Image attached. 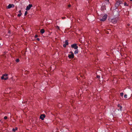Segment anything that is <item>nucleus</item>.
Wrapping results in <instances>:
<instances>
[{
  "label": "nucleus",
  "mask_w": 132,
  "mask_h": 132,
  "mask_svg": "<svg viewBox=\"0 0 132 132\" xmlns=\"http://www.w3.org/2000/svg\"><path fill=\"white\" fill-rule=\"evenodd\" d=\"M120 5L119 3L117 1L116 2L114 6L113 7H112L111 8L113 10H115L117 9L118 7Z\"/></svg>",
  "instance_id": "1"
},
{
  "label": "nucleus",
  "mask_w": 132,
  "mask_h": 132,
  "mask_svg": "<svg viewBox=\"0 0 132 132\" xmlns=\"http://www.w3.org/2000/svg\"><path fill=\"white\" fill-rule=\"evenodd\" d=\"M7 74H3L2 76L1 77V79L2 80H6L8 78V77H7Z\"/></svg>",
  "instance_id": "2"
},
{
  "label": "nucleus",
  "mask_w": 132,
  "mask_h": 132,
  "mask_svg": "<svg viewBox=\"0 0 132 132\" xmlns=\"http://www.w3.org/2000/svg\"><path fill=\"white\" fill-rule=\"evenodd\" d=\"M69 53H71V54H69L68 56V57L70 59H72L74 57V56L73 53L72 51H71Z\"/></svg>",
  "instance_id": "3"
},
{
  "label": "nucleus",
  "mask_w": 132,
  "mask_h": 132,
  "mask_svg": "<svg viewBox=\"0 0 132 132\" xmlns=\"http://www.w3.org/2000/svg\"><path fill=\"white\" fill-rule=\"evenodd\" d=\"M107 17V15L106 14H105L102 17V19H101L100 20L101 21H104L106 19Z\"/></svg>",
  "instance_id": "4"
},
{
  "label": "nucleus",
  "mask_w": 132,
  "mask_h": 132,
  "mask_svg": "<svg viewBox=\"0 0 132 132\" xmlns=\"http://www.w3.org/2000/svg\"><path fill=\"white\" fill-rule=\"evenodd\" d=\"M72 48H74L75 49H77L78 48V46H77L76 44H74L71 45Z\"/></svg>",
  "instance_id": "5"
},
{
  "label": "nucleus",
  "mask_w": 132,
  "mask_h": 132,
  "mask_svg": "<svg viewBox=\"0 0 132 132\" xmlns=\"http://www.w3.org/2000/svg\"><path fill=\"white\" fill-rule=\"evenodd\" d=\"M32 6V5L31 4H29L28 6H27L26 10L27 11L29 10L31 8V7Z\"/></svg>",
  "instance_id": "6"
},
{
  "label": "nucleus",
  "mask_w": 132,
  "mask_h": 132,
  "mask_svg": "<svg viewBox=\"0 0 132 132\" xmlns=\"http://www.w3.org/2000/svg\"><path fill=\"white\" fill-rule=\"evenodd\" d=\"M45 117V115L44 114H41L40 117V118L42 120H44V118Z\"/></svg>",
  "instance_id": "7"
},
{
  "label": "nucleus",
  "mask_w": 132,
  "mask_h": 132,
  "mask_svg": "<svg viewBox=\"0 0 132 132\" xmlns=\"http://www.w3.org/2000/svg\"><path fill=\"white\" fill-rule=\"evenodd\" d=\"M117 20L116 19H113L111 20V22L113 24L117 23Z\"/></svg>",
  "instance_id": "8"
},
{
  "label": "nucleus",
  "mask_w": 132,
  "mask_h": 132,
  "mask_svg": "<svg viewBox=\"0 0 132 132\" xmlns=\"http://www.w3.org/2000/svg\"><path fill=\"white\" fill-rule=\"evenodd\" d=\"M14 7V5L13 4H9L7 6V8L8 9H10L11 7Z\"/></svg>",
  "instance_id": "9"
},
{
  "label": "nucleus",
  "mask_w": 132,
  "mask_h": 132,
  "mask_svg": "<svg viewBox=\"0 0 132 132\" xmlns=\"http://www.w3.org/2000/svg\"><path fill=\"white\" fill-rule=\"evenodd\" d=\"M101 9L102 10H106L105 6V5H103L102 6Z\"/></svg>",
  "instance_id": "10"
},
{
  "label": "nucleus",
  "mask_w": 132,
  "mask_h": 132,
  "mask_svg": "<svg viewBox=\"0 0 132 132\" xmlns=\"http://www.w3.org/2000/svg\"><path fill=\"white\" fill-rule=\"evenodd\" d=\"M45 30L44 29H42L40 30V33L42 34L44 33L45 32Z\"/></svg>",
  "instance_id": "11"
},
{
  "label": "nucleus",
  "mask_w": 132,
  "mask_h": 132,
  "mask_svg": "<svg viewBox=\"0 0 132 132\" xmlns=\"http://www.w3.org/2000/svg\"><path fill=\"white\" fill-rule=\"evenodd\" d=\"M78 52V49H76V50L75 52H74V53L75 54H77Z\"/></svg>",
  "instance_id": "12"
},
{
  "label": "nucleus",
  "mask_w": 132,
  "mask_h": 132,
  "mask_svg": "<svg viewBox=\"0 0 132 132\" xmlns=\"http://www.w3.org/2000/svg\"><path fill=\"white\" fill-rule=\"evenodd\" d=\"M18 129V128L17 127H16L15 128H13L12 129V131H15L16 130H17Z\"/></svg>",
  "instance_id": "13"
},
{
  "label": "nucleus",
  "mask_w": 132,
  "mask_h": 132,
  "mask_svg": "<svg viewBox=\"0 0 132 132\" xmlns=\"http://www.w3.org/2000/svg\"><path fill=\"white\" fill-rule=\"evenodd\" d=\"M105 2L106 4H109V0H105Z\"/></svg>",
  "instance_id": "14"
},
{
  "label": "nucleus",
  "mask_w": 132,
  "mask_h": 132,
  "mask_svg": "<svg viewBox=\"0 0 132 132\" xmlns=\"http://www.w3.org/2000/svg\"><path fill=\"white\" fill-rule=\"evenodd\" d=\"M117 1L119 3L120 5L122 3V2L120 0H118Z\"/></svg>",
  "instance_id": "15"
},
{
  "label": "nucleus",
  "mask_w": 132,
  "mask_h": 132,
  "mask_svg": "<svg viewBox=\"0 0 132 132\" xmlns=\"http://www.w3.org/2000/svg\"><path fill=\"white\" fill-rule=\"evenodd\" d=\"M65 44L66 45H68V41L67 40L65 41Z\"/></svg>",
  "instance_id": "16"
},
{
  "label": "nucleus",
  "mask_w": 132,
  "mask_h": 132,
  "mask_svg": "<svg viewBox=\"0 0 132 132\" xmlns=\"http://www.w3.org/2000/svg\"><path fill=\"white\" fill-rule=\"evenodd\" d=\"M119 108V109H118V110L119 111V110H120V111H121L122 110V107L121 106H120Z\"/></svg>",
  "instance_id": "17"
},
{
  "label": "nucleus",
  "mask_w": 132,
  "mask_h": 132,
  "mask_svg": "<svg viewBox=\"0 0 132 132\" xmlns=\"http://www.w3.org/2000/svg\"><path fill=\"white\" fill-rule=\"evenodd\" d=\"M124 5L125 6H128V4L126 2H125L124 3Z\"/></svg>",
  "instance_id": "18"
},
{
  "label": "nucleus",
  "mask_w": 132,
  "mask_h": 132,
  "mask_svg": "<svg viewBox=\"0 0 132 132\" xmlns=\"http://www.w3.org/2000/svg\"><path fill=\"white\" fill-rule=\"evenodd\" d=\"M21 15H22L21 13H19V14H18V17H20Z\"/></svg>",
  "instance_id": "19"
},
{
  "label": "nucleus",
  "mask_w": 132,
  "mask_h": 132,
  "mask_svg": "<svg viewBox=\"0 0 132 132\" xmlns=\"http://www.w3.org/2000/svg\"><path fill=\"white\" fill-rule=\"evenodd\" d=\"M16 62H19V59H17L16 60Z\"/></svg>",
  "instance_id": "20"
},
{
  "label": "nucleus",
  "mask_w": 132,
  "mask_h": 132,
  "mask_svg": "<svg viewBox=\"0 0 132 132\" xmlns=\"http://www.w3.org/2000/svg\"><path fill=\"white\" fill-rule=\"evenodd\" d=\"M27 13H28L27 12V11H26L25 12V13H24V15L26 16V15H27Z\"/></svg>",
  "instance_id": "21"
},
{
  "label": "nucleus",
  "mask_w": 132,
  "mask_h": 132,
  "mask_svg": "<svg viewBox=\"0 0 132 132\" xmlns=\"http://www.w3.org/2000/svg\"><path fill=\"white\" fill-rule=\"evenodd\" d=\"M120 96H123V93H121L120 94Z\"/></svg>",
  "instance_id": "22"
},
{
  "label": "nucleus",
  "mask_w": 132,
  "mask_h": 132,
  "mask_svg": "<svg viewBox=\"0 0 132 132\" xmlns=\"http://www.w3.org/2000/svg\"><path fill=\"white\" fill-rule=\"evenodd\" d=\"M124 97L125 98H127V95L126 94L124 96Z\"/></svg>",
  "instance_id": "23"
},
{
  "label": "nucleus",
  "mask_w": 132,
  "mask_h": 132,
  "mask_svg": "<svg viewBox=\"0 0 132 132\" xmlns=\"http://www.w3.org/2000/svg\"><path fill=\"white\" fill-rule=\"evenodd\" d=\"M97 78L99 79L100 78V76L99 75H97Z\"/></svg>",
  "instance_id": "24"
},
{
  "label": "nucleus",
  "mask_w": 132,
  "mask_h": 132,
  "mask_svg": "<svg viewBox=\"0 0 132 132\" xmlns=\"http://www.w3.org/2000/svg\"><path fill=\"white\" fill-rule=\"evenodd\" d=\"M4 119H7V117H6V116H5L4 117Z\"/></svg>",
  "instance_id": "25"
},
{
  "label": "nucleus",
  "mask_w": 132,
  "mask_h": 132,
  "mask_svg": "<svg viewBox=\"0 0 132 132\" xmlns=\"http://www.w3.org/2000/svg\"><path fill=\"white\" fill-rule=\"evenodd\" d=\"M56 28L57 29H58L60 30L59 27V26H57L56 27Z\"/></svg>",
  "instance_id": "26"
},
{
  "label": "nucleus",
  "mask_w": 132,
  "mask_h": 132,
  "mask_svg": "<svg viewBox=\"0 0 132 132\" xmlns=\"http://www.w3.org/2000/svg\"><path fill=\"white\" fill-rule=\"evenodd\" d=\"M66 46L67 45H65V44H64L63 45V46L64 47H66Z\"/></svg>",
  "instance_id": "27"
},
{
  "label": "nucleus",
  "mask_w": 132,
  "mask_h": 132,
  "mask_svg": "<svg viewBox=\"0 0 132 132\" xmlns=\"http://www.w3.org/2000/svg\"><path fill=\"white\" fill-rule=\"evenodd\" d=\"M121 106L119 104H118V108L120 107V106Z\"/></svg>",
  "instance_id": "28"
},
{
  "label": "nucleus",
  "mask_w": 132,
  "mask_h": 132,
  "mask_svg": "<svg viewBox=\"0 0 132 132\" xmlns=\"http://www.w3.org/2000/svg\"><path fill=\"white\" fill-rule=\"evenodd\" d=\"M38 37V36L37 35H36L35 36V38H36Z\"/></svg>",
  "instance_id": "29"
},
{
  "label": "nucleus",
  "mask_w": 132,
  "mask_h": 132,
  "mask_svg": "<svg viewBox=\"0 0 132 132\" xmlns=\"http://www.w3.org/2000/svg\"><path fill=\"white\" fill-rule=\"evenodd\" d=\"M37 40L38 41H39L40 40V39L39 38H37Z\"/></svg>",
  "instance_id": "30"
},
{
  "label": "nucleus",
  "mask_w": 132,
  "mask_h": 132,
  "mask_svg": "<svg viewBox=\"0 0 132 132\" xmlns=\"http://www.w3.org/2000/svg\"><path fill=\"white\" fill-rule=\"evenodd\" d=\"M71 5H70V4H69V5H68V7H71Z\"/></svg>",
  "instance_id": "31"
},
{
  "label": "nucleus",
  "mask_w": 132,
  "mask_h": 132,
  "mask_svg": "<svg viewBox=\"0 0 132 132\" xmlns=\"http://www.w3.org/2000/svg\"><path fill=\"white\" fill-rule=\"evenodd\" d=\"M62 19H64L65 18V17H62Z\"/></svg>",
  "instance_id": "32"
},
{
  "label": "nucleus",
  "mask_w": 132,
  "mask_h": 132,
  "mask_svg": "<svg viewBox=\"0 0 132 132\" xmlns=\"http://www.w3.org/2000/svg\"><path fill=\"white\" fill-rule=\"evenodd\" d=\"M106 33L107 34H109V32H108V31H107L106 32Z\"/></svg>",
  "instance_id": "33"
},
{
  "label": "nucleus",
  "mask_w": 132,
  "mask_h": 132,
  "mask_svg": "<svg viewBox=\"0 0 132 132\" xmlns=\"http://www.w3.org/2000/svg\"><path fill=\"white\" fill-rule=\"evenodd\" d=\"M21 10H20L19 11V13H21Z\"/></svg>",
  "instance_id": "34"
},
{
  "label": "nucleus",
  "mask_w": 132,
  "mask_h": 132,
  "mask_svg": "<svg viewBox=\"0 0 132 132\" xmlns=\"http://www.w3.org/2000/svg\"><path fill=\"white\" fill-rule=\"evenodd\" d=\"M80 76L81 77H82V76L81 75Z\"/></svg>",
  "instance_id": "35"
},
{
  "label": "nucleus",
  "mask_w": 132,
  "mask_h": 132,
  "mask_svg": "<svg viewBox=\"0 0 132 132\" xmlns=\"http://www.w3.org/2000/svg\"><path fill=\"white\" fill-rule=\"evenodd\" d=\"M131 1H132V0H130Z\"/></svg>",
  "instance_id": "36"
}]
</instances>
